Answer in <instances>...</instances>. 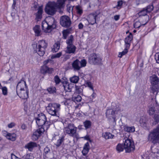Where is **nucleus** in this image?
<instances>
[{
  "mask_svg": "<svg viewBox=\"0 0 159 159\" xmlns=\"http://www.w3.org/2000/svg\"><path fill=\"white\" fill-rule=\"evenodd\" d=\"M139 3H143L148 2L149 0H137Z\"/></svg>",
  "mask_w": 159,
  "mask_h": 159,
  "instance_id": "obj_63",
  "label": "nucleus"
},
{
  "mask_svg": "<svg viewBox=\"0 0 159 159\" xmlns=\"http://www.w3.org/2000/svg\"><path fill=\"white\" fill-rule=\"evenodd\" d=\"M21 128L22 130H25L27 129V126L25 124H23L21 125Z\"/></svg>",
  "mask_w": 159,
  "mask_h": 159,
  "instance_id": "obj_61",
  "label": "nucleus"
},
{
  "mask_svg": "<svg viewBox=\"0 0 159 159\" xmlns=\"http://www.w3.org/2000/svg\"><path fill=\"white\" fill-rule=\"evenodd\" d=\"M48 69V67L46 65H44L43 66H41L40 70L41 72L43 74H45L47 73Z\"/></svg>",
  "mask_w": 159,
  "mask_h": 159,
  "instance_id": "obj_43",
  "label": "nucleus"
},
{
  "mask_svg": "<svg viewBox=\"0 0 159 159\" xmlns=\"http://www.w3.org/2000/svg\"><path fill=\"white\" fill-rule=\"evenodd\" d=\"M37 145L36 143L31 142L26 144L25 146V148L28 149L30 151H32L34 148L37 147Z\"/></svg>",
  "mask_w": 159,
  "mask_h": 159,
  "instance_id": "obj_18",
  "label": "nucleus"
},
{
  "mask_svg": "<svg viewBox=\"0 0 159 159\" xmlns=\"http://www.w3.org/2000/svg\"><path fill=\"white\" fill-rule=\"evenodd\" d=\"M90 149V146L89 143L87 142L85 143L84 147L82 153L84 155H86L89 152Z\"/></svg>",
  "mask_w": 159,
  "mask_h": 159,
  "instance_id": "obj_26",
  "label": "nucleus"
},
{
  "mask_svg": "<svg viewBox=\"0 0 159 159\" xmlns=\"http://www.w3.org/2000/svg\"><path fill=\"white\" fill-rule=\"evenodd\" d=\"M83 124L85 129H87L90 127L91 125V122L89 120H87L84 122Z\"/></svg>",
  "mask_w": 159,
  "mask_h": 159,
  "instance_id": "obj_40",
  "label": "nucleus"
},
{
  "mask_svg": "<svg viewBox=\"0 0 159 159\" xmlns=\"http://www.w3.org/2000/svg\"><path fill=\"white\" fill-rule=\"evenodd\" d=\"M76 47L74 45H67L65 52L69 54H75L76 51Z\"/></svg>",
  "mask_w": 159,
  "mask_h": 159,
  "instance_id": "obj_20",
  "label": "nucleus"
},
{
  "mask_svg": "<svg viewBox=\"0 0 159 159\" xmlns=\"http://www.w3.org/2000/svg\"><path fill=\"white\" fill-rule=\"evenodd\" d=\"M60 24L63 27L68 28L71 24V21L70 18L66 15L61 16L60 19Z\"/></svg>",
  "mask_w": 159,
  "mask_h": 159,
  "instance_id": "obj_11",
  "label": "nucleus"
},
{
  "mask_svg": "<svg viewBox=\"0 0 159 159\" xmlns=\"http://www.w3.org/2000/svg\"><path fill=\"white\" fill-rule=\"evenodd\" d=\"M124 129L125 131L128 133H133L135 131V128L133 126H125L124 127Z\"/></svg>",
  "mask_w": 159,
  "mask_h": 159,
  "instance_id": "obj_28",
  "label": "nucleus"
},
{
  "mask_svg": "<svg viewBox=\"0 0 159 159\" xmlns=\"http://www.w3.org/2000/svg\"><path fill=\"white\" fill-rule=\"evenodd\" d=\"M64 130L65 133L69 136L75 138H78L77 128L73 124L69 123Z\"/></svg>",
  "mask_w": 159,
  "mask_h": 159,
  "instance_id": "obj_2",
  "label": "nucleus"
},
{
  "mask_svg": "<svg viewBox=\"0 0 159 159\" xmlns=\"http://www.w3.org/2000/svg\"><path fill=\"white\" fill-rule=\"evenodd\" d=\"M96 15L95 14H90L89 16L88 21L89 23L91 25H93L96 22Z\"/></svg>",
  "mask_w": 159,
  "mask_h": 159,
  "instance_id": "obj_24",
  "label": "nucleus"
},
{
  "mask_svg": "<svg viewBox=\"0 0 159 159\" xmlns=\"http://www.w3.org/2000/svg\"><path fill=\"white\" fill-rule=\"evenodd\" d=\"M58 4L55 2H49L46 5L45 9V12L48 14L51 15H54L56 11V8H62L59 7Z\"/></svg>",
  "mask_w": 159,
  "mask_h": 159,
  "instance_id": "obj_6",
  "label": "nucleus"
},
{
  "mask_svg": "<svg viewBox=\"0 0 159 159\" xmlns=\"http://www.w3.org/2000/svg\"><path fill=\"white\" fill-rule=\"evenodd\" d=\"M25 89H28L26 82L23 80H21L17 85L16 91L17 90L18 93H20L21 90Z\"/></svg>",
  "mask_w": 159,
  "mask_h": 159,
  "instance_id": "obj_13",
  "label": "nucleus"
},
{
  "mask_svg": "<svg viewBox=\"0 0 159 159\" xmlns=\"http://www.w3.org/2000/svg\"><path fill=\"white\" fill-rule=\"evenodd\" d=\"M116 149L118 152H120L123 151L124 148V146L121 144H118L116 147Z\"/></svg>",
  "mask_w": 159,
  "mask_h": 159,
  "instance_id": "obj_38",
  "label": "nucleus"
},
{
  "mask_svg": "<svg viewBox=\"0 0 159 159\" xmlns=\"http://www.w3.org/2000/svg\"><path fill=\"white\" fill-rule=\"evenodd\" d=\"M159 106H158L156 107L153 106H150L149 107V109L148 111V112L149 115L151 116L153 114L157 113H158L159 111L157 109V107Z\"/></svg>",
  "mask_w": 159,
  "mask_h": 159,
  "instance_id": "obj_22",
  "label": "nucleus"
},
{
  "mask_svg": "<svg viewBox=\"0 0 159 159\" xmlns=\"http://www.w3.org/2000/svg\"><path fill=\"white\" fill-rule=\"evenodd\" d=\"M2 92V94L4 96L7 95L8 93L7 88L6 86L3 87L1 89Z\"/></svg>",
  "mask_w": 159,
  "mask_h": 159,
  "instance_id": "obj_49",
  "label": "nucleus"
},
{
  "mask_svg": "<svg viewBox=\"0 0 159 159\" xmlns=\"http://www.w3.org/2000/svg\"><path fill=\"white\" fill-rule=\"evenodd\" d=\"M148 139L154 143H159V125L151 131L148 135Z\"/></svg>",
  "mask_w": 159,
  "mask_h": 159,
  "instance_id": "obj_5",
  "label": "nucleus"
},
{
  "mask_svg": "<svg viewBox=\"0 0 159 159\" xmlns=\"http://www.w3.org/2000/svg\"><path fill=\"white\" fill-rule=\"evenodd\" d=\"M43 10L41 8H39L38 10L36 13V19L38 21H39L42 18Z\"/></svg>",
  "mask_w": 159,
  "mask_h": 159,
  "instance_id": "obj_29",
  "label": "nucleus"
},
{
  "mask_svg": "<svg viewBox=\"0 0 159 159\" xmlns=\"http://www.w3.org/2000/svg\"><path fill=\"white\" fill-rule=\"evenodd\" d=\"M61 105L57 103H49L46 107L48 113L54 116H58L61 109Z\"/></svg>",
  "mask_w": 159,
  "mask_h": 159,
  "instance_id": "obj_3",
  "label": "nucleus"
},
{
  "mask_svg": "<svg viewBox=\"0 0 159 159\" xmlns=\"http://www.w3.org/2000/svg\"><path fill=\"white\" fill-rule=\"evenodd\" d=\"M74 39L73 36L72 35L70 36L66 40V43L67 45H73Z\"/></svg>",
  "mask_w": 159,
  "mask_h": 159,
  "instance_id": "obj_32",
  "label": "nucleus"
},
{
  "mask_svg": "<svg viewBox=\"0 0 159 159\" xmlns=\"http://www.w3.org/2000/svg\"><path fill=\"white\" fill-rule=\"evenodd\" d=\"M32 45L33 46H36V52L40 56H42L44 54L48 44L45 40H43L39 41L36 44H33Z\"/></svg>",
  "mask_w": 159,
  "mask_h": 159,
  "instance_id": "obj_4",
  "label": "nucleus"
},
{
  "mask_svg": "<svg viewBox=\"0 0 159 159\" xmlns=\"http://www.w3.org/2000/svg\"><path fill=\"white\" fill-rule=\"evenodd\" d=\"M58 136H53L52 138V140L54 141V140L57 139V142L55 143V144L56 146L58 147L60 146L62 143L63 142L64 140V138L63 136L61 137H59V138L58 139Z\"/></svg>",
  "mask_w": 159,
  "mask_h": 159,
  "instance_id": "obj_21",
  "label": "nucleus"
},
{
  "mask_svg": "<svg viewBox=\"0 0 159 159\" xmlns=\"http://www.w3.org/2000/svg\"><path fill=\"white\" fill-rule=\"evenodd\" d=\"M150 80L152 84L151 91L154 94L156 93L157 94L159 89V79L155 75H153L150 76Z\"/></svg>",
  "mask_w": 159,
  "mask_h": 159,
  "instance_id": "obj_7",
  "label": "nucleus"
},
{
  "mask_svg": "<svg viewBox=\"0 0 159 159\" xmlns=\"http://www.w3.org/2000/svg\"><path fill=\"white\" fill-rule=\"evenodd\" d=\"M36 36H39L41 35V30L39 25H36L33 29Z\"/></svg>",
  "mask_w": 159,
  "mask_h": 159,
  "instance_id": "obj_25",
  "label": "nucleus"
},
{
  "mask_svg": "<svg viewBox=\"0 0 159 159\" xmlns=\"http://www.w3.org/2000/svg\"><path fill=\"white\" fill-rule=\"evenodd\" d=\"M22 159H34V157L32 154H28L25 155L23 157Z\"/></svg>",
  "mask_w": 159,
  "mask_h": 159,
  "instance_id": "obj_42",
  "label": "nucleus"
},
{
  "mask_svg": "<svg viewBox=\"0 0 159 159\" xmlns=\"http://www.w3.org/2000/svg\"><path fill=\"white\" fill-rule=\"evenodd\" d=\"M75 92L77 93H80L82 91V89L79 86H76L75 87Z\"/></svg>",
  "mask_w": 159,
  "mask_h": 159,
  "instance_id": "obj_50",
  "label": "nucleus"
},
{
  "mask_svg": "<svg viewBox=\"0 0 159 159\" xmlns=\"http://www.w3.org/2000/svg\"><path fill=\"white\" fill-rule=\"evenodd\" d=\"M70 34V30L69 29H66L63 30L62 32L63 38L64 39H66Z\"/></svg>",
  "mask_w": 159,
  "mask_h": 159,
  "instance_id": "obj_36",
  "label": "nucleus"
},
{
  "mask_svg": "<svg viewBox=\"0 0 159 159\" xmlns=\"http://www.w3.org/2000/svg\"><path fill=\"white\" fill-rule=\"evenodd\" d=\"M102 60V58L99 55L94 53L90 54L89 57V62L94 65L101 64Z\"/></svg>",
  "mask_w": 159,
  "mask_h": 159,
  "instance_id": "obj_9",
  "label": "nucleus"
},
{
  "mask_svg": "<svg viewBox=\"0 0 159 159\" xmlns=\"http://www.w3.org/2000/svg\"><path fill=\"white\" fill-rule=\"evenodd\" d=\"M120 16L119 15H115L114 16V19L115 20L117 21L119 19Z\"/></svg>",
  "mask_w": 159,
  "mask_h": 159,
  "instance_id": "obj_62",
  "label": "nucleus"
},
{
  "mask_svg": "<svg viewBox=\"0 0 159 159\" xmlns=\"http://www.w3.org/2000/svg\"><path fill=\"white\" fill-rule=\"evenodd\" d=\"M46 130L44 129L42 127H41L39 129L34 131L32 136V139L33 140H36L41 135L44 131Z\"/></svg>",
  "mask_w": 159,
  "mask_h": 159,
  "instance_id": "obj_12",
  "label": "nucleus"
},
{
  "mask_svg": "<svg viewBox=\"0 0 159 159\" xmlns=\"http://www.w3.org/2000/svg\"><path fill=\"white\" fill-rule=\"evenodd\" d=\"M62 55V53L61 52H59L57 54L53 55L52 57V59H54L56 58L59 57Z\"/></svg>",
  "mask_w": 159,
  "mask_h": 159,
  "instance_id": "obj_51",
  "label": "nucleus"
},
{
  "mask_svg": "<svg viewBox=\"0 0 159 159\" xmlns=\"http://www.w3.org/2000/svg\"><path fill=\"white\" fill-rule=\"evenodd\" d=\"M53 62V61L52 59H48L45 60L43 62L44 65H46L47 64L49 63H52Z\"/></svg>",
  "mask_w": 159,
  "mask_h": 159,
  "instance_id": "obj_54",
  "label": "nucleus"
},
{
  "mask_svg": "<svg viewBox=\"0 0 159 159\" xmlns=\"http://www.w3.org/2000/svg\"><path fill=\"white\" fill-rule=\"evenodd\" d=\"M75 9L77 13L80 16L83 13V11L82 7L79 6H76L75 7Z\"/></svg>",
  "mask_w": 159,
  "mask_h": 159,
  "instance_id": "obj_35",
  "label": "nucleus"
},
{
  "mask_svg": "<svg viewBox=\"0 0 159 159\" xmlns=\"http://www.w3.org/2000/svg\"><path fill=\"white\" fill-rule=\"evenodd\" d=\"M54 80L56 84H58L61 82V80L57 75L54 77Z\"/></svg>",
  "mask_w": 159,
  "mask_h": 159,
  "instance_id": "obj_52",
  "label": "nucleus"
},
{
  "mask_svg": "<svg viewBox=\"0 0 159 159\" xmlns=\"http://www.w3.org/2000/svg\"><path fill=\"white\" fill-rule=\"evenodd\" d=\"M148 20H147L144 24L143 23L142 24L139 21H136L134 24V27L135 28H139L140 27L141 25H146L148 23Z\"/></svg>",
  "mask_w": 159,
  "mask_h": 159,
  "instance_id": "obj_33",
  "label": "nucleus"
},
{
  "mask_svg": "<svg viewBox=\"0 0 159 159\" xmlns=\"http://www.w3.org/2000/svg\"><path fill=\"white\" fill-rule=\"evenodd\" d=\"M11 159H20L13 154H11Z\"/></svg>",
  "mask_w": 159,
  "mask_h": 159,
  "instance_id": "obj_58",
  "label": "nucleus"
},
{
  "mask_svg": "<svg viewBox=\"0 0 159 159\" xmlns=\"http://www.w3.org/2000/svg\"><path fill=\"white\" fill-rule=\"evenodd\" d=\"M15 125V124L14 122H11L8 125V127L10 128H13Z\"/></svg>",
  "mask_w": 159,
  "mask_h": 159,
  "instance_id": "obj_57",
  "label": "nucleus"
},
{
  "mask_svg": "<svg viewBox=\"0 0 159 159\" xmlns=\"http://www.w3.org/2000/svg\"><path fill=\"white\" fill-rule=\"evenodd\" d=\"M119 111L120 109L118 107L116 108L115 110L111 109H108L107 110L106 113V116L108 118H111V117L114 118L115 114H116Z\"/></svg>",
  "mask_w": 159,
  "mask_h": 159,
  "instance_id": "obj_14",
  "label": "nucleus"
},
{
  "mask_svg": "<svg viewBox=\"0 0 159 159\" xmlns=\"http://www.w3.org/2000/svg\"><path fill=\"white\" fill-rule=\"evenodd\" d=\"M47 90L50 93H54L56 92V89L54 87H52L48 88Z\"/></svg>",
  "mask_w": 159,
  "mask_h": 159,
  "instance_id": "obj_45",
  "label": "nucleus"
},
{
  "mask_svg": "<svg viewBox=\"0 0 159 159\" xmlns=\"http://www.w3.org/2000/svg\"><path fill=\"white\" fill-rule=\"evenodd\" d=\"M50 150L48 147H46L44 150L43 155L48 157L47 156L50 153Z\"/></svg>",
  "mask_w": 159,
  "mask_h": 159,
  "instance_id": "obj_41",
  "label": "nucleus"
},
{
  "mask_svg": "<svg viewBox=\"0 0 159 159\" xmlns=\"http://www.w3.org/2000/svg\"><path fill=\"white\" fill-rule=\"evenodd\" d=\"M155 59L157 62L159 64V53H157L155 55Z\"/></svg>",
  "mask_w": 159,
  "mask_h": 159,
  "instance_id": "obj_56",
  "label": "nucleus"
},
{
  "mask_svg": "<svg viewBox=\"0 0 159 159\" xmlns=\"http://www.w3.org/2000/svg\"><path fill=\"white\" fill-rule=\"evenodd\" d=\"M127 48H125L122 52H120L119 53L118 55V57H119L121 58L123 56L127 53L128 52V49Z\"/></svg>",
  "mask_w": 159,
  "mask_h": 159,
  "instance_id": "obj_48",
  "label": "nucleus"
},
{
  "mask_svg": "<svg viewBox=\"0 0 159 159\" xmlns=\"http://www.w3.org/2000/svg\"><path fill=\"white\" fill-rule=\"evenodd\" d=\"M124 145L126 152H130L135 149L134 142L129 139H127L125 140Z\"/></svg>",
  "mask_w": 159,
  "mask_h": 159,
  "instance_id": "obj_10",
  "label": "nucleus"
},
{
  "mask_svg": "<svg viewBox=\"0 0 159 159\" xmlns=\"http://www.w3.org/2000/svg\"><path fill=\"white\" fill-rule=\"evenodd\" d=\"M153 4L152 3V5H148L146 8H144L147 13H149L153 10L154 8Z\"/></svg>",
  "mask_w": 159,
  "mask_h": 159,
  "instance_id": "obj_44",
  "label": "nucleus"
},
{
  "mask_svg": "<svg viewBox=\"0 0 159 159\" xmlns=\"http://www.w3.org/2000/svg\"><path fill=\"white\" fill-rule=\"evenodd\" d=\"M6 137L7 139L12 141H14L16 139V134L14 133H7Z\"/></svg>",
  "mask_w": 159,
  "mask_h": 159,
  "instance_id": "obj_27",
  "label": "nucleus"
},
{
  "mask_svg": "<svg viewBox=\"0 0 159 159\" xmlns=\"http://www.w3.org/2000/svg\"><path fill=\"white\" fill-rule=\"evenodd\" d=\"M79 80V76H74L70 78V81L72 83H77Z\"/></svg>",
  "mask_w": 159,
  "mask_h": 159,
  "instance_id": "obj_37",
  "label": "nucleus"
},
{
  "mask_svg": "<svg viewBox=\"0 0 159 159\" xmlns=\"http://www.w3.org/2000/svg\"><path fill=\"white\" fill-rule=\"evenodd\" d=\"M145 118L142 117L141 118L140 120V123L142 126L144 127H147V123L145 119Z\"/></svg>",
  "mask_w": 159,
  "mask_h": 159,
  "instance_id": "obj_39",
  "label": "nucleus"
},
{
  "mask_svg": "<svg viewBox=\"0 0 159 159\" xmlns=\"http://www.w3.org/2000/svg\"><path fill=\"white\" fill-rule=\"evenodd\" d=\"M53 71V69L52 68H49L48 67V69L47 71V73L49 74H50L52 73V72Z\"/></svg>",
  "mask_w": 159,
  "mask_h": 159,
  "instance_id": "obj_59",
  "label": "nucleus"
},
{
  "mask_svg": "<svg viewBox=\"0 0 159 159\" xmlns=\"http://www.w3.org/2000/svg\"><path fill=\"white\" fill-rule=\"evenodd\" d=\"M63 85L64 90L67 92H71L73 87V84L69 83L64 81L63 82Z\"/></svg>",
  "mask_w": 159,
  "mask_h": 159,
  "instance_id": "obj_17",
  "label": "nucleus"
},
{
  "mask_svg": "<svg viewBox=\"0 0 159 159\" xmlns=\"http://www.w3.org/2000/svg\"><path fill=\"white\" fill-rule=\"evenodd\" d=\"M86 85L87 86L89 87L90 89H92L93 91H94L93 88V87L92 85L90 82H87L86 84Z\"/></svg>",
  "mask_w": 159,
  "mask_h": 159,
  "instance_id": "obj_55",
  "label": "nucleus"
},
{
  "mask_svg": "<svg viewBox=\"0 0 159 159\" xmlns=\"http://www.w3.org/2000/svg\"><path fill=\"white\" fill-rule=\"evenodd\" d=\"M46 20L48 23L49 26H50L52 30L56 28V25L55 20L53 17L51 16L48 17L46 18Z\"/></svg>",
  "mask_w": 159,
  "mask_h": 159,
  "instance_id": "obj_15",
  "label": "nucleus"
},
{
  "mask_svg": "<svg viewBox=\"0 0 159 159\" xmlns=\"http://www.w3.org/2000/svg\"><path fill=\"white\" fill-rule=\"evenodd\" d=\"M66 10L68 12H70L71 11L72 12V11L73 8L74 7V6L72 7L71 6L67 5L66 6Z\"/></svg>",
  "mask_w": 159,
  "mask_h": 159,
  "instance_id": "obj_53",
  "label": "nucleus"
},
{
  "mask_svg": "<svg viewBox=\"0 0 159 159\" xmlns=\"http://www.w3.org/2000/svg\"><path fill=\"white\" fill-rule=\"evenodd\" d=\"M147 12L145 8H143L142 10L138 13L139 16H145L147 15Z\"/></svg>",
  "mask_w": 159,
  "mask_h": 159,
  "instance_id": "obj_47",
  "label": "nucleus"
},
{
  "mask_svg": "<svg viewBox=\"0 0 159 159\" xmlns=\"http://www.w3.org/2000/svg\"><path fill=\"white\" fill-rule=\"evenodd\" d=\"M36 122L39 127H41L44 129L47 130L49 127L51 123L47 120V119L45 115L41 113L38 115V117L35 118Z\"/></svg>",
  "mask_w": 159,
  "mask_h": 159,
  "instance_id": "obj_1",
  "label": "nucleus"
},
{
  "mask_svg": "<svg viewBox=\"0 0 159 159\" xmlns=\"http://www.w3.org/2000/svg\"><path fill=\"white\" fill-rule=\"evenodd\" d=\"M123 4V2L122 1H118L117 2V8H118V7L120 6H121Z\"/></svg>",
  "mask_w": 159,
  "mask_h": 159,
  "instance_id": "obj_60",
  "label": "nucleus"
},
{
  "mask_svg": "<svg viewBox=\"0 0 159 159\" xmlns=\"http://www.w3.org/2000/svg\"><path fill=\"white\" fill-rule=\"evenodd\" d=\"M60 47V43L58 42L54 44L52 48V51L53 52H55L58 51Z\"/></svg>",
  "mask_w": 159,
  "mask_h": 159,
  "instance_id": "obj_30",
  "label": "nucleus"
},
{
  "mask_svg": "<svg viewBox=\"0 0 159 159\" xmlns=\"http://www.w3.org/2000/svg\"><path fill=\"white\" fill-rule=\"evenodd\" d=\"M16 91L17 95L22 99H26L28 97V89L21 90L20 93H18L17 90Z\"/></svg>",
  "mask_w": 159,
  "mask_h": 159,
  "instance_id": "obj_16",
  "label": "nucleus"
},
{
  "mask_svg": "<svg viewBox=\"0 0 159 159\" xmlns=\"http://www.w3.org/2000/svg\"><path fill=\"white\" fill-rule=\"evenodd\" d=\"M72 99L73 101L75 102H79L81 101L82 98L79 95L75 94L72 96Z\"/></svg>",
  "mask_w": 159,
  "mask_h": 159,
  "instance_id": "obj_31",
  "label": "nucleus"
},
{
  "mask_svg": "<svg viewBox=\"0 0 159 159\" xmlns=\"http://www.w3.org/2000/svg\"><path fill=\"white\" fill-rule=\"evenodd\" d=\"M87 64V61L84 59H82L80 61L77 59L75 60L72 63V67L75 71H78L83 67H85Z\"/></svg>",
  "mask_w": 159,
  "mask_h": 159,
  "instance_id": "obj_8",
  "label": "nucleus"
},
{
  "mask_svg": "<svg viewBox=\"0 0 159 159\" xmlns=\"http://www.w3.org/2000/svg\"><path fill=\"white\" fill-rule=\"evenodd\" d=\"M103 136L106 139L113 138L114 135L109 132H105L103 134Z\"/></svg>",
  "mask_w": 159,
  "mask_h": 159,
  "instance_id": "obj_34",
  "label": "nucleus"
},
{
  "mask_svg": "<svg viewBox=\"0 0 159 159\" xmlns=\"http://www.w3.org/2000/svg\"><path fill=\"white\" fill-rule=\"evenodd\" d=\"M83 27V25L81 23H80L78 25V27L79 29H82Z\"/></svg>",
  "mask_w": 159,
  "mask_h": 159,
  "instance_id": "obj_64",
  "label": "nucleus"
},
{
  "mask_svg": "<svg viewBox=\"0 0 159 159\" xmlns=\"http://www.w3.org/2000/svg\"><path fill=\"white\" fill-rule=\"evenodd\" d=\"M42 26L43 30L46 33L49 32L52 30L46 20L43 21Z\"/></svg>",
  "mask_w": 159,
  "mask_h": 159,
  "instance_id": "obj_19",
  "label": "nucleus"
},
{
  "mask_svg": "<svg viewBox=\"0 0 159 159\" xmlns=\"http://www.w3.org/2000/svg\"><path fill=\"white\" fill-rule=\"evenodd\" d=\"M133 39V36L131 34H129L125 38V40L126 48H129L130 46V43Z\"/></svg>",
  "mask_w": 159,
  "mask_h": 159,
  "instance_id": "obj_23",
  "label": "nucleus"
},
{
  "mask_svg": "<svg viewBox=\"0 0 159 159\" xmlns=\"http://www.w3.org/2000/svg\"><path fill=\"white\" fill-rule=\"evenodd\" d=\"M66 1V0H58L57 2L58 4L59 7L62 8L64 7L65 2Z\"/></svg>",
  "mask_w": 159,
  "mask_h": 159,
  "instance_id": "obj_46",
  "label": "nucleus"
}]
</instances>
